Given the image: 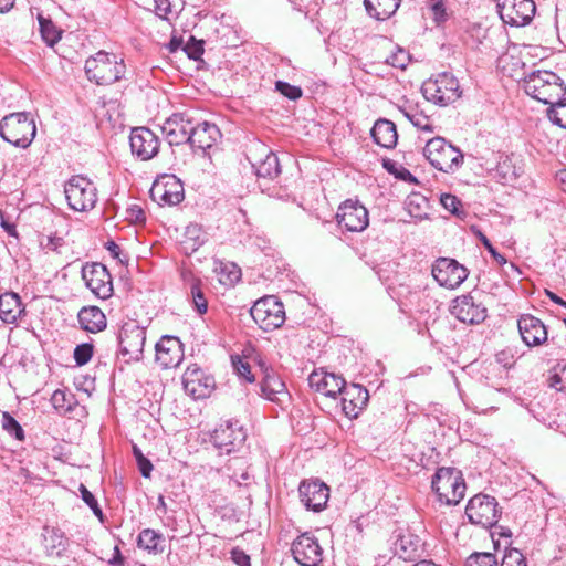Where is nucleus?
<instances>
[{
	"mask_svg": "<svg viewBox=\"0 0 566 566\" xmlns=\"http://www.w3.org/2000/svg\"><path fill=\"white\" fill-rule=\"evenodd\" d=\"M109 564L113 565V566H123L124 564V558L122 556V553H120V549L118 546H115L114 547V555L113 557L109 559Z\"/></svg>",
	"mask_w": 566,
	"mask_h": 566,
	"instance_id": "338daca9",
	"label": "nucleus"
},
{
	"mask_svg": "<svg viewBox=\"0 0 566 566\" xmlns=\"http://www.w3.org/2000/svg\"><path fill=\"white\" fill-rule=\"evenodd\" d=\"M133 454L136 459L140 474L144 478H149L153 471L151 462L143 454L142 450L137 446H133Z\"/></svg>",
	"mask_w": 566,
	"mask_h": 566,
	"instance_id": "603ef678",
	"label": "nucleus"
},
{
	"mask_svg": "<svg viewBox=\"0 0 566 566\" xmlns=\"http://www.w3.org/2000/svg\"><path fill=\"white\" fill-rule=\"evenodd\" d=\"M185 391L195 399L208 397L214 388V379L198 367H189L182 376Z\"/></svg>",
	"mask_w": 566,
	"mask_h": 566,
	"instance_id": "393cba45",
	"label": "nucleus"
},
{
	"mask_svg": "<svg viewBox=\"0 0 566 566\" xmlns=\"http://www.w3.org/2000/svg\"><path fill=\"white\" fill-rule=\"evenodd\" d=\"M74 396L66 394L64 390H55L52 395L51 401L56 410L67 412L72 410Z\"/></svg>",
	"mask_w": 566,
	"mask_h": 566,
	"instance_id": "79ce46f5",
	"label": "nucleus"
},
{
	"mask_svg": "<svg viewBox=\"0 0 566 566\" xmlns=\"http://www.w3.org/2000/svg\"><path fill=\"white\" fill-rule=\"evenodd\" d=\"M523 88L527 95L543 104L556 103L566 95L564 81L554 72L538 70L531 72L523 80Z\"/></svg>",
	"mask_w": 566,
	"mask_h": 566,
	"instance_id": "f257e3e1",
	"label": "nucleus"
},
{
	"mask_svg": "<svg viewBox=\"0 0 566 566\" xmlns=\"http://www.w3.org/2000/svg\"><path fill=\"white\" fill-rule=\"evenodd\" d=\"M500 566H527L525 556L517 548L505 552Z\"/></svg>",
	"mask_w": 566,
	"mask_h": 566,
	"instance_id": "de8ad7c7",
	"label": "nucleus"
},
{
	"mask_svg": "<svg viewBox=\"0 0 566 566\" xmlns=\"http://www.w3.org/2000/svg\"><path fill=\"white\" fill-rule=\"evenodd\" d=\"M106 249L108 250L111 255L114 259H117L120 263H125L128 261V256L123 253L122 248L114 241H109L106 245Z\"/></svg>",
	"mask_w": 566,
	"mask_h": 566,
	"instance_id": "680f3d73",
	"label": "nucleus"
},
{
	"mask_svg": "<svg viewBox=\"0 0 566 566\" xmlns=\"http://www.w3.org/2000/svg\"><path fill=\"white\" fill-rule=\"evenodd\" d=\"M253 321L264 332H271L281 327L285 322L283 303L274 295L258 300L250 310Z\"/></svg>",
	"mask_w": 566,
	"mask_h": 566,
	"instance_id": "1a4fd4ad",
	"label": "nucleus"
},
{
	"mask_svg": "<svg viewBox=\"0 0 566 566\" xmlns=\"http://www.w3.org/2000/svg\"><path fill=\"white\" fill-rule=\"evenodd\" d=\"M94 353V347L90 343H83L75 347L74 349V359L78 366H83L87 364Z\"/></svg>",
	"mask_w": 566,
	"mask_h": 566,
	"instance_id": "09e8293b",
	"label": "nucleus"
},
{
	"mask_svg": "<svg viewBox=\"0 0 566 566\" xmlns=\"http://www.w3.org/2000/svg\"><path fill=\"white\" fill-rule=\"evenodd\" d=\"M545 293L552 302L566 307V302L563 298H560L557 294L548 290H546Z\"/></svg>",
	"mask_w": 566,
	"mask_h": 566,
	"instance_id": "774afa93",
	"label": "nucleus"
},
{
	"mask_svg": "<svg viewBox=\"0 0 566 566\" xmlns=\"http://www.w3.org/2000/svg\"><path fill=\"white\" fill-rule=\"evenodd\" d=\"M465 566H499V562L492 553L476 552L467 558Z\"/></svg>",
	"mask_w": 566,
	"mask_h": 566,
	"instance_id": "37998d69",
	"label": "nucleus"
},
{
	"mask_svg": "<svg viewBox=\"0 0 566 566\" xmlns=\"http://www.w3.org/2000/svg\"><path fill=\"white\" fill-rule=\"evenodd\" d=\"M119 355L126 363L139 361L144 356L146 329L137 321L125 322L117 336Z\"/></svg>",
	"mask_w": 566,
	"mask_h": 566,
	"instance_id": "6e6552de",
	"label": "nucleus"
},
{
	"mask_svg": "<svg viewBox=\"0 0 566 566\" xmlns=\"http://www.w3.org/2000/svg\"><path fill=\"white\" fill-rule=\"evenodd\" d=\"M129 145L132 154L146 161L153 159L159 151L158 136L147 127H135L130 132Z\"/></svg>",
	"mask_w": 566,
	"mask_h": 566,
	"instance_id": "6ab92c4d",
	"label": "nucleus"
},
{
	"mask_svg": "<svg viewBox=\"0 0 566 566\" xmlns=\"http://www.w3.org/2000/svg\"><path fill=\"white\" fill-rule=\"evenodd\" d=\"M35 135L36 126L30 113H11L0 122V137L15 147H29Z\"/></svg>",
	"mask_w": 566,
	"mask_h": 566,
	"instance_id": "f03ea898",
	"label": "nucleus"
},
{
	"mask_svg": "<svg viewBox=\"0 0 566 566\" xmlns=\"http://www.w3.org/2000/svg\"><path fill=\"white\" fill-rule=\"evenodd\" d=\"M150 195L160 206H175L185 198L184 185L175 175H163L153 184Z\"/></svg>",
	"mask_w": 566,
	"mask_h": 566,
	"instance_id": "f3484780",
	"label": "nucleus"
},
{
	"mask_svg": "<svg viewBox=\"0 0 566 566\" xmlns=\"http://www.w3.org/2000/svg\"><path fill=\"white\" fill-rule=\"evenodd\" d=\"M421 539L418 535L406 533L399 535L395 542V554L403 559L411 560L419 556L421 549Z\"/></svg>",
	"mask_w": 566,
	"mask_h": 566,
	"instance_id": "72a5a7b5",
	"label": "nucleus"
},
{
	"mask_svg": "<svg viewBox=\"0 0 566 566\" xmlns=\"http://www.w3.org/2000/svg\"><path fill=\"white\" fill-rule=\"evenodd\" d=\"M24 308L20 296L13 292L0 295V319L4 324H14Z\"/></svg>",
	"mask_w": 566,
	"mask_h": 566,
	"instance_id": "473e14b6",
	"label": "nucleus"
},
{
	"mask_svg": "<svg viewBox=\"0 0 566 566\" xmlns=\"http://www.w3.org/2000/svg\"><path fill=\"white\" fill-rule=\"evenodd\" d=\"M344 380L342 376L326 371L314 370L308 376V385L312 389L332 398H336L344 388Z\"/></svg>",
	"mask_w": 566,
	"mask_h": 566,
	"instance_id": "cd10ccee",
	"label": "nucleus"
},
{
	"mask_svg": "<svg viewBox=\"0 0 566 566\" xmlns=\"http://www.w3.org/2000/svg\"><path fill=\"white\" fill-rule=\"evenodd\" d=\"M431 488L439 502L457 505L464 497L467 485L462 472L457 468L442 467L432 476Z\"/></svg>",
	"mask_w": 566,
	"mask_h": 566,
	"instance_id": "7ed1b4c3",
	"label": "nucleus"
},
{
	"mask_svg": "<svg viewBox=\"0 0 566 566\" xmlns=\"http://www.w3.org/2000/svg\"><path fill=\"white\" fill-rule=\"evenodd\" d=\"M370 135L380 147L390 149L397 145L398 134L394 122L380 118L374 124Z\"/></svg>",
	"mask_w": 566,
	"mask_h": 566,
	"instance_id": "2f4dec72",
	"label": "nucleus"
},
{
	"mask_svg": "<svg viewBox=\"0 0 566 566\" xmlns=\"http://www.w3.org/2000/svg\"><path fill=\"white\" fill-rule=\"evenodd\" d=\"M298 496L306 510L321 512L329 499V488L319 480H304L300 483Z\"/></svg>",
	"mask_w": 566,
	"mask_h": 566,
	"instance_id": "412c9836",
	"label": "nucleus"
},
{
	"mask_svg": "<svg viewBox=\"0 0 566 566\" xmlns=\"http://www.w3.org/2000/svg\"><path fill=\"white\" fill-rule=\"evenodd\" d=\"M275 88L283 96L287 97L291 101H296L302 97L303 91L300 86L291 85L284 81H276Z\"/></svg>",
	"mask_w": 566,
	"mask_h": 566,
	"instance_id": "a18cd8bd",
	"label": "nucleus"
},
{
	"mask_svg": "<svg viewBox=\"0 0 566 566\" xmlns=\"http://www.w3.org/2000/svg\"><path fill=\"white\" fill-rule=\"evenodd\" d=\"M451 313L462 323L481 324L488 317V310L472 294L458 296L453 300Z\"/></svg>",
	"mask_w": 566,
	"mask_h": 566,
	"instance_id": "aec40b11",
	"label": "nucleus"
},
{
	"mask_svg": "<svg viewBox=\"0 0 566 566\" xmlns=\"http://www.w3.org/2000/svg\"><path fill=\"white\" fill-rule=\"evenodd\" d=\"M421 92L427 101L440 106L453 103L461 96L459 81L448 72L439 73L437 76L424 81Z\"/></svg>",
	"mask_w": 566,
	"mask_h": 566,
	"instance_id": "423d86ee",
	"label": "nucleus"
},
{
	"mask_svg": "<svg viewBox=\"0 0 566 566\" xmlns=\"http://www.w3.org/2000/svg\"><path fill=\"white\" fill-rule=\"evenodd\" d=\"M401 0H364L367 13L379 21L389 19L400 6Z\"/></svg>",
	"mask_w": 566,
	"mask_h": 566,
	"instance_id": "c9c22d12",
	"label": "nucleus"
},
{
	"mask_svg": "<svg viewBox=\"0 0 566 566\" xmlns=\"http://www.w3.org/2000/svg\"><path fill=\"white\" fill-rule=\"evenodd\" d=\"M40 24V32L43 41L49 46H54L62 36V31L56 28V25L50 20L44 18L43 15L38 17Z\"/></svg>",
	"mask_w": 566,
	"mask_h": 566,
	"instance_id": "4c0bfd02",
	"label": "nucleus"
},
{
	"mask_svg": "<svg viewBox=\"0 0 566 566\" xmlns=\"http://www.w3.org/2000/svg\"><path fill=\"white\" fill-rule=\"evenodd\" d=\"M496 8L501 20L511 27L528 24L536 11L534 0H497Z\"/></svg>",
	"mask_w": 566,
	"mask_h": 566,
	"instance_id": "ddd939ff",
	"label": "nucleus"
},
{
	"mask_svg": "<svg viewBox=\"0 0 566 566\" xmlns=\"http://www.w3.org/2000/svg\"><path fill=\"white\" fill-rule=\"evenodd\" d=\"M203 44L205 42L202 40H197L193 36H190V39L184 46V51L189 59L199 60L205 51Z\"/></svg>",
	"mask_w": 566,
	"mask_h": 566,
	"instance_id": "8fccbe9b",
	"label": "nucleus"
},
{
	"mask_svg": "<svg viewBox=\"0 0 566 566\" xmlns=\"http://www.w3.org/2000/svg\"><path fill=\"white\" fill-rule=\"evenodd\" d=\"M247 158L258 178L274 179L281 174L277 156L260 142H254L249 147Z\"/></svg>",
	"mask_w": 566,
	"mask_h": 566,
	"instance_id": "f8f14e48",
	"label": "nucleus"
},
{
	"mask_svg": "<svg viewBox=\"0 0 566 566\" xmlns=\"http://www.w3.org/2000/svg\"><path fill=\"white\" fill-rule=\"evenodd\" d=\"M549 119L562 128L566 129V98L565 96L556 101V103L548 104Z\"/></svg>",
	"mask_w": 566,
	"mask_h": 566,
	"instance_id": "ea45409f",
	"label": "nucleus"
},
{
	"mask_svg": "<svg viewBox=\"0 0 566 566\" xmlns=\"http://www.w3.org/2000/svg\"><path fill=\"white\" fill-rule=\"evenodd\" d=\"M203 241L201 228L198 224H190L186 228L185 240L182 241L185 249L193 252L202 245Z\"/></svg>",
	"mask_w": 566,
	"mask_h": 566,
	"instance_id": "58836bf2",
	"label": "nucleus"
},
{
	"mask_svg": "<svg viewBox=\"0 0 566 566\" xmlns=\"http://www.w3.org/2000/svg\"><path fill=\"white\" fill-rule=\"evenodd\" d=\"M291 551L295 562L301 566H318L323 560V548L317 538L308 532L293 541Z\"/></svg>",
	"mask_w": 566,
	"mask_h": 566,
	"instance_id": "a211bd4d",
	"label": "nucleus"
},
{
	"mask_svg": "<svg viewBox=\"0 0 566 566\" xmlns=\"http://www.w3.org/2000/svg\"><path fill=\"white\" fill-rule=\"evenodd\" d=\"M155 12L161 19H167L171 12L170 0H155Z\"/></svg>",
	"mask_w": 566,
	"mask_h": 566,
	"instance_id": "052dcab7",
	"label": "nucleus"
},
{
	"mask_svg": "<svg viewBox=\"0 0 566 566\" xmlns=\"http://www.w3.org/2000/svg\"><path fill=\"white\" fill-rule=\"evenodd\" d=\"M188 300L191 301L195 311L199 315H203L208 311V302L201 287L199 279L192 277L188 283Z\"/></svg>",
	"mask_w": 566,
	"mask_h": 566,
	"instance_id": "e433bc0d",
	"label": "nucleus"
},
{
	"mask_svg": "<svg viewBox=\"0 0 566 566\" xmlns=\"http://www.w3.org/2000/svg\"><path fill=\"white\" fill-rule=\"evenodd\" d=\"M405 116L408 120L418 129L423 132H433V125L428 116L423 113L415 111V112H403Z\"/></svg>",
	"mask_w": 566,
	"mask_h": 566,
	"instance_id": "c03bdc74",
	"label": "nucleus"
},
{
	"mask_svg": "<svg viewBox=\"0 0 566 566\" xmlns=\"http://www.w3.org/2000/svg\"><path fill=\"white\" fill-rule=\"evenodd\" d=\"M478 238L479 240L481 241V243L483 244V247L489 251V253L492 255V258L494 259V261L500 264V265H503L506 263V259L503 254L499 253L497 250L493 247V244L491 243V241L486 238L485 234H483L481 231L478 232Z\"/></svg>",
	"mask_w": 566,
	"mask_h": 566,
	"instance_id": "4d7b16f0",
	"label": "nucleus"
},
{
	"mask_svg": "<svg viewBox=\"0 0 566 566\" xmlns=\"http://www.w3.org/2000/svg\"><path fill=\"white\" fill-rule=\"evenodd\" d=\"M41 244L49 250L57 251V249L63 244V239L57 237H48L46 242H41Z\"/></svg>",
	"mask_w": 566,
	"mask_h": 566,
	"instance_id": "69168bd1",
	"label": "nucleus"
},
{
	"mask_svg": "<svg viewBox=\"0 0 566 566\" xmlns=\"http://www.w3.org/2000/svg\"><path fill=\"white\" fill-rule=\"evenodd\" d=\"M465 515L470 523L489 528L499 522L501 511L494 496L479 493L468 502Z\"/></svg>",
	"mask_w": 566,
	"mask_h": 566,
	"instance_id": "9d476101",
	"label": "nucleus"
},
{
	"mask_svg": "<svg viewBox=\"0 0 566 566\" xmlns=\"http://www.w3.org/2000/svg\"><path fill=\"white\" fill-rule=\"evenodd\" d=\"M549 381L551 387L558 391L566 389L565 379H563L562 375H559L557 371L551 377Z\"/></svg>",
	"mask_w": 566,
	"mask_h": 566,
	"instance_id": "0e129e2a",
	"label": "nucleus"
},
{
	"mask_svg": "<svg viewBox=\"0 0 566 566\" xmlns=\"http://www.w3.org/2000/svg\"><path fill=\"white\" fill-rule=\"evenodd\" d=\"M338 226L349 232H361L369 224L368 211L358 200L344 201L336 213Z\"/></svg>",
	"mask_w": 566,
	"mask_h": 566,
	"instance_id": "2eb2a0df",
	"label": "nucleus"
},
{
	"mask_svg": "<svg viewBox=\"0 0 566 566\" xmlns=\"http://www.w3.org/2000/svg\"><path fill=\"white\" fill-rule=\"evenodd\" d=\"M137 546L149 554L158 555L165 551V537L158 531L144 528L138 534Z\"/></svg>",
	"mask_w": 566,
	"mask_h": 566,
	"instance_id": "f704fd0d",
	"label": "nucleus"
},
{
	"mask_svg": "<svg viewBox=\"0 0 566 566\" xmlns=\"http://www.w3.org/2000/svg\"><path fill=\"white\" fill-rule=\"evenodd\" d=\"M192 124L187 113H174L164 122L161 132L170 146L189 144Z\"/></svg>",
	"mask_w": 566,
	"mask_h": 566,
	"instance_id": "4be33fe9",
	"label": "nucleus"
},
{
	"mask_svg": "<svg viewBox=\"0 0 566 566\" xmlns=\"http://www.w3.org/2000/svg\"><path fill=\"white\" fill-rule=\"evenodd\" d=\"M431 11L433 13V19L440 23L447 20L446 8L442 1H436L431 6Z\"/></svg>",
	"mask_w": 566,
	"mask_h": 566,
	"instance_id": "e2e57ef3",
	"label": "nucleus"
},
{
	"mask_svg": "<svg viewBox=\"0 0 566 566\" xmlns=\"http://www.w3.org/2000/svg\"><path fill=\"white\" fill-rule=\"evenodd\" d=\"M423 155L436 169L451 174L463 164V154L443 137L429 139L423 148Z\"/></svg>",
	"mask_w": 566,
	"mask_h": 566,
	"instance_id": "39448f33",
	"label": "nucleus"
},
{
	"mask_svg": "<svg viewBox=\"0 0 566 566\" xmlns=\"http://www.w3.org/2000/svg\"><path fill=\"white\" fill-rule=\"evenodd\" d=\"M517 327L522 340L528 347L543 345L548 339L545 324L531 314H523L517 321Z\"/></svg>",
	"mask_w": 566,
	"mask_h": 566,
	"instance_id": "5701e85b",
	"label": "nucleus"
},
{
	"mask_svg": "<svg viewBox=\"0 0 566 566\" xmlns=\"http://www.w3.org/2000/svg\"><path fill=\"white\" fill-rule=\"evenodd\" d=\"M410 61L409 53L401 48H398L390 56L386 59V62L397 69L405 70Z\"/></svg>",
	"mask_w": 566,
	"mask_h": 566,
	"instance_id": "3c124183",
	"label": "nucleus"
},
{
	"mask_svg": "<svg viewBox=\"0 0 566 566\" xmlns=\"http://www.w3.org/2000/svg\"><path fill=\"white\" fill-rule=\"evenodd\" d=\"M231 559L238 566H251L250 556L239 547L231 551Z\"/></svg>",
	"mask_w": 566,
	"mask_h": 566,
	"instance_id": "bf43d9fd",
	"label": "nucleus"
},
{
	"mask_svg": "<svg viewBox=\"0 0 566 566\" xmlns=\"http://www.w3.org/2000/svg\"><path fill=\"white\" fill-rule=\"evenodd\" d=\"M221 133L217 125L202 122L197 125L192 124L189 145L192 148L200 149L202 151L211 148L213 144L220 138Z\"/></svg>",
	"mask_w": 566,
	"mask_h": 566,
	"instance_id": "c85d7f7f",
	"label": "nucleus"
},
{
	"mask_svg": "<svg viewBox=\"0 0 566 566\" xmlns=\"http://www.w3.org/2000/svg\"><path fill=\"white\" fill-rule=\"evenodd\" d=\"M339 395H342L343 411L349 418H357L369 400L368 390L364 386L358 384L347 385L345 380Z\"/></svg>",
	"mask_w": 566,
	"mask_h": 566,
	"instance_id": "b1692460",
	"label": "nucleus"
},
{
	"mask_svg": "<svg viewBox=\"0 0 566 566\" xmlns=\"http://www.w3.org/2000/svg\"><path fill=\"white\" fill-rule=\"evenodd\" d=\"M2 428L8 434H10L11 437H14L17 440H19V441L24 440V431H23L22 427L7 411L2 413Z\"/></svg>",
	"mask_w": 566,
	"mask_h": 566,
	"instance_id": "a19ab883",
	"label": "nucleus"
},
{
	"mask_svg": "<svg viewBox=\"0 0 566 566\" xmlns=\"http://www.w3.org/2000/svg\"><path fill=\"white\" fill-rule=\"evenodd\" d=\"M432 276L440 286L459 287L468 277V270L454 259L440 258L432 265Z\"/></svg>",
	"mask_w": 566,
	"mask_h": 566,
	"instance_id": "dca6fc26",
	"label": "nucleus"
},
{
	"mask_svg": "<svg viewBox=\"0 0 566 566\" xmlns=\"http://www.w3.org/2000/svg\"><path fill=\"white\" fill-rule=\"evenodd\" d=\"M496 172L502 176L503 182H510L516 179L517 174L514 168L511 166L510 159L506 157L501 163H499Z\"/></svg>",
	"mask_w": 566,
	"mask_h": 566,
	"instance_id": "5fc2aeb1",
	"label": "nucleus"
},
{
	"mask_svg": "<svg viewBox=\"0 0 566 566\" xmlns=\"http://www.w3.org/2000/svg\"><path fill=\"white\" fill-rule=\"evenodd\" d=\"M80 327L92 334L104 331L107 326V319L98 306H83L77 313Z\"/></svg>",
	"mask_w": 566,
	"mask_h": 566,
	"instance_id": "7c9ffc66",
	"label": "nucleus"
},
{
	"mask_svg": "<svg viewBox=\"0 0 566 566\" xmlns=\"http://www.w3.org/2000/svg\"><path fill=\"white\" fill-rule=\"evenodd\" d=\"M440 202L443 208L450 211L452 214H459L462 203L458 197L451 193H443L440 198Z\"/></svg>",
	"mask_w": 566,
	"mask_h": 566,
	"instance_id": "6e6d98bb",
	"label": "nucleus"
},
{
	"mask_svg": "<svg viewBox=\"0 0 566 566\" xmlns=\"http://www.w3.org/2000/svg\"><path fill=\"white\" fill-rule=\"evenodd\" d=\"M232 365L241 378H244L248 382H253L255 380L249 363L243 361L239 356H237L235 358H232Z\"/></svg>",
	"mask_w": 566,
	"mask_h": 566,
	"instance_id": "864d4df0",
	"label": "nucleus"
},
{
	"mask_svg": "<svg viewBox=\"0 0 566 566\" xmlns=\"http://www.w3.org/2000/svg\"><path fill=\"white\" fill-rule=\"evenodd\" d=\"M156 360L163 368L177 367L181 360V344L177 337L163 336L156 344Z\"/></svg>",
	"mask_w": 566,
	"mask_h": 566,
	"instance_id": "bb28decb",
	"label": "nucleus"
},
{
	"mask_svg": "<svg viewBox=\"0 0 566 566\" xmlns=\"http://www.w3.org/2000/svg\"><path fill=\"white\" fill-rule=\"evenodd\" d=\"M260 391L261 397L281 406L290 400L285 382L273 369L264 371L260 381Z\"/></svg>",
	"mask_w": 566,
	"mask_h": 566,
	"instance_id": "a878e982",
	"label": "nucleus"
},
{
	"mask_svg": "<svg viewBox=\"0 0 566 566\" xmlns=\"http://www.w3.org/2000/svg\"><path fill=\"white\" fill-rule=\"evenodd\" d=\"M42 545L49 557H61L69 547V538L57 527L45 525L42 528Z\"/></svg>",
	"mask_w": 566,
	"mask_h": 566,
	"instance_id": "c756f323",
	"label": "nucleus"
},
{
	"mask_svg": "<svg viewBox=\"0 0 566 566\" xmlns=\"http://www.w3.org/2000/svg\"><path fill=\"white\" fill-rule=\"evenodd\" d=\"M80 492L82 495V500L86 503V505L93 511L94 515L98 517L99 521H103L104 514L102 509L98 505L95 496L87 490L84 484L80 485Z\"/></svg>",
	"mask_w": 566,
	"mask_h": 566,
	"instance_id": "49530a36",
	"label": "nucleus"
},
{
	"mask_svg": "<svg viewBox=\"0 0 566 566\" xmlns=\"http://www.w3.org/2000/svg\"><path fill=\"white\" fill-rule=\"evenodd\" d=\"M69 207L74 211H90L97 202V188L84 176L71 177L64 186Z\"/></svg>",
	"mask_w": 566,
	"mask_h": 566,
	"instance_id": "0eeeda50",
	"label": "nucleus"
},
{
	"mask_svg": "<svg viewBox=\"0 0 566 566\" xmlns=\"http://www.w3.org/2000/svg\"><path fill=\"white\" fill-rule=\"evenodd\" d=\"M247 439V433L238 420H226L212 432L211 441L220 454H230L239 450Z\"/></svg>",
	"mask_w": 566,
	"mask_h": 566,
	"instance_id": "9b49d317",
	"label": "nucleus"
},
{
	"mask_svg": "<svg viewBox=\"0 0 566 566\" xmlns=\"http://www.w3.org/2000/svg\"><path fill=\"white\" fill-rule=\"evenodd\" d=\"M123 60L118 61L115 54L104 51L97 52L85 62V73L90 81L97 85H109L119 81L125 74Z\"/></svg>",
	"mask_w": 566,
	"mask_h": 566,
	"instance_id": "20e7f679",
	"label": "nucleus"
},
{
	"mask_svg": "<svg viewBox=\"0 0 566 566\" xmlns=\"http://www.w3.org/2000/svg\"><path fill=\"white\" fill-rule=\"evenodd\" d=\"M126 218L130 222H143L146 219L145 211L138 205H133L126 209Z\"/></svg>",
	"mask_w": 566,
	"mask_h": 566,
	"instance_id": "13d9d810",
	"label": "nucleus"
},
{
	"mask_svg": "<svg viewBox=\"0 0 566 566\" xmlns=\"http://www.w3.org/2000/svg\"><path fill=\"white\" fill-rule=\"evenodd\" d=\"M81 274L86 287L97 298L107 300L113 295L112 275L104 264L86 263L82 266Z\"/></svg>",
	"mask_w": 566,
	"mask_h": 566,
	"instance_id": "4468645a",
	"label": "nucleus"
}]
</instances>
